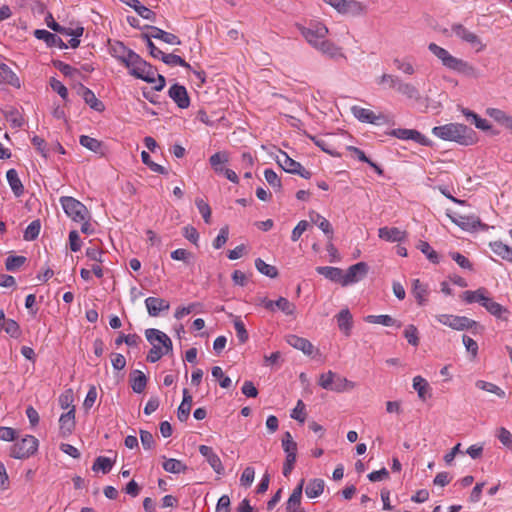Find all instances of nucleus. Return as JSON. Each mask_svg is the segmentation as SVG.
<instances>
[{
	"instance_id": "nucleus-2",
	"label": "nucleus",
	"mask_w": 512,
	"mask_h": 512,
	"mask_svg": "<svg viewBox=\"0 0 512 512\" xmlns=\"http://www.w3.org/2000/svg\"><path fill=\"white\" fill-rule=\"evenodd\" d=\"M432 134L441 140L456 142L465 146L476 142L475 132L468 126L460 123L436 126L432 129Z\"/></svg>"
},
{
	"instance_id": "nucleus-60",
	"label": "nucleus",
	"mask_w": 512,
	"mask_h": 512,
	"mask_svg": "<svg viewBox=\"0 0 512 512\" xmlns=\"http://www.w3.org/2000/svg\"><path fill=\"white\" fill-rule=\"evenodd\" d=\"M336 377V373L329 370L328 372L326 373H322L320 376H319V379H318V384L323 388V389H326V390H331L332 391V387H333V382H334V378Z\"/></svg>"
},
{
	"instance_id": "nucleus-48",
	"label": "nucleus",
	"mask_w": 512,
	"mask_h": 512,
	"mask_svg": "<svg viewBox=\"0 0 512 512\" xmlns=\"http://www.w3.org/2000/svg\"><path fill=\"white\" fill-rule=\"evenodd\" d=\"M310 139L314 142L316 146H318L325 153L333 156L340 157V153H338L333 146L324 138H319L316 136H310Z\"/></svg>"
},
{
	"instance_id": "nucleus-33",
	"label": "nucleus",
	"mask_w": 512,
	"mask_h": 512,
	"mask_svg": "<svg viewBox=\"0 0 512 512\" xmlns=\"http://www.w3.org/2000/svg\"><path fill=\"white\" fill-rule=\"evenodd\" d=\"M6 178L11 190L16 197H20L24 193V186L15 169H10L6 173Z\"/></svg>"
},
{
	"instance_id": "nucleus-31",
	"label": "nucleus",
	"mask_w": 512,
	"mask_h": 512,
	"mask_svg": "<svg viewBox=\"0 0 512 512\" xmlns=\"http://www.w3.org/2000/svg\"><path fill=\"white\" fill-rule=\"evenodd\" d=\"M413 388L417 391L418 397L425 401L431 397V388L426 379L421 376H415L413 378Z\"/></svg>"
},
{
	"instance_id": "nucleus-8",
	"label": "nucleus",
	"mask_w": 512,
	"mask_h": 512,
	"mask_svg": "<svg viewBox=\"0 0 512 512\" xmlns=\"http://www.w3.org/2000/svg\"><path fill=\"white\" fill-rule=\"evenodd\" d=\"M324 2L340 14L360 16L367 12L366 5L357 0H324Z\"/></svg>"
},
{
	"instance_id": "nucleus-20",
	"label": "nucleus",
	"mask_w": 512,
	"mask_h": 512,
	"mask_svg": "<svg viewBox=\"0 0 512 512\" xmlns=\"http://www.w3.org/2000/svg\"><path fill=\"white\" fill-rule=\"evenodd\" d=\"M304 479L300 481L298 486L293 490L286 503L287 512H305L301 506L302 491H303Z\"/></svg>"
},
{
	"instance_id": "nucleus-21",
	"label": "nucleus",
	"mask_w": 512,
	"mask_h": 512,
	"mask_svg": "<svg viewBox=\"0 0 512 512\" xmlns=\"http://www.w3.org/2000/svg\"><path fill=\"white\" fill-rule=\"evenodd\" d=\"M285 339L290 346L302 351L305 355L313 354L314 346L308 339L294 334L287 335Z\"/></svg>"
},
{
	"instance_id": "nucleus-5",
	"label": "nucleus",
	"mask_w": 512,
	"mask_h": 512,
	"mask_svg": "<svg viewBox=\"0 0 512 512\" xmlns=\"http://www.w3.org/2000/svg\"><path fill=\"white\" fill-rule=\"evenodd\" d=\"M38 445L36 437L26 435L11 446L9 455L14 459H27L37 452Z\"/></svg>"
},
{
	"instance_id": "nucleus-44",
	"label": "nucleus",
	"mask_w": 512,
	"mask_h": 512,
	"mask_svg": "<svg viewBox=\"0 0 512 512\" xmlns=\"http://www.w3.org/2000/svg\"><path fill=\"white\" fill-rule=\"evenodd\" d=\"M255 267L261 274L267 277L276 278L278 276L277 268L273 265L267 264L261 258H257L255 260Z\"/></svg>"
},
{
	"instance_id": "nucleus-42",
	"label": "nucleus",
	"mask_w": 512,
	"mask_h": 512,
	"mask_svg": "<svg viewBox=\"0 0 512 512\" xmlns=\"http://www.w3.org/2000/svg\"><path fill=\"white\" fill-rule=\"evenodd\" d=\"M229 161L228 154L226 152H217L210 156L209 163L216 173H222L224 168L221 166Z\"/></svg>"
},
{
	"instance_id": "nucleus-47",
	"label": "nucleus",
	"mask_w": 512,
	"mask_h": 512,
	"mask_svg": "<svg viewBox=\"0 0 512 512\" xmlns=\"http://www.w3.org/2000/svg\"><path fill=\"white\" fill-rule=\"evenodd\" d=\"M475 385L477 388H479L483 391L489 392V393H493L500 398H504L506 396L505 391L503 389H501L499 386H497L491 382H487L484 380H478V381H476Z\"/></svg>"
},
{
	"instance_id": "nucleus-63",
	"label": "nucleus",
	"mask_w": 512,
	"mask_h": 512,
	"mask_svg": "<svg viewBox=\"0 0 512 512\" xmlns=\"http://www.w3.org/2000/svg\"><path fill=\"white\" fill-rule=\"evenodd\" d=\"M496 436L498 440L508 449H512V434L505 427H500L497 430Z\"/></svg>"
},
{
	"instance_id": "nucleus-49",
	"label": "nucleus",
	"mask_w": 512,
	"mask_h": 512,
	"mask_svg": "<svg viewBox=\"0 0 512 512\" xmlns=\"http://www.w3.org/2000/svg\"><path fill=\"white\" fill-rule=\"evenodd\" d=\"M80 144L86 149L98 153L101 152L102 142L87 135L80 136Z\"/></svg>"
},
{
	"instance_id": "nucleus-3",
	"label": "nucleus",
	"mask_w": 512,
	"mask_h": 512,
	"mask_svg": "<svg viewBox=\"0 0 512 512\" xmlns=\"http://www.w3.org/2000/svg\"><path fill=\"white\" fill-rule=\"evenodd\" d=\"M146 339L152 345L151 350L147 355V361L155 363L161 359L162 356L172 351V341L164 332L149 328L145 331Z\"/></svg>"
},
{
	"instance_id": "nucleus-28",
	"label": "nucleus",
	"mask_w": 512,
	"mask_h": 512,
	"mask_svg": "<svg viewBox=\"0 0 512 512\" xmlns=\"http://www.w3.org/2000/svg\"><path fill=\"white\" fill-rule=\"evenodd\" d=\"M452 30L455 33V35L462 39L463 41L470 43L472 45H480L479 50L483 48V45L481 44L479 37L475 33L466 29L464 26L455 25L453 26Z\"/></svg>"
},
{
	"instance_id": "nucleus-14",
	"label": "nucleus",
	"mask_w": 512,
	"mask_h": 512,
	"mask_svg": "<svg viewBox=\"0 0 512 512\" xmlns=\"http://www.w3.org/2000/svg\"><path fill=\"white\" fill-rule=\"evenodd\" d=\"M316 50L333 60L347 59L342 47L327 39L321 42Z\"/></svg>"
},
{
	"instance_id": "nucleus-59",
	"label": "nucleus",
	"mask_w": 512,
	"mask_h": 512,
	"mask_svg": "<svg viewBox=\"0 0 512 512\" xmlns=\"http://www.w3.org/2000/svg\"><path fill=\"white\" fill-rule=\"evenodd\" d=\"M141 159H142V162L145 165H147L153 172H156V173H159V174H166L167 173V170L163 166H161V165H159V164H157V163H155V162H153L151 160L150 154L148 152L142 151L141 152Z\"/></svg>"
},
{
	"instance_id": "nucleus-64",
	"label": "nucleus",
	"mask_w": 512,
	"mask_h": 512,
	"mask_svg": "<svg viewBox=\"0 0 512 512\" xmlns=\"http://www.w3.org/2000/svg\"><path fill=\"white\" fill-rule=\"evenodd\" d=\"M195 204H196L200 214L202 215L204 221L207 224L210 223V220H211V208H210L209 204L207 202H205L201 198H197L195 200Z\"/></svg>"
},
{
	"instance_id": "nucleus-58",
	"label": "nucleus",
	"mask_w": 512,
	"mask_h": 512,
	"mask_svg": "<svg viewBox=\"0 0 512 512\" xmlns=\"http://www.w3.org/2000/svg\"><path fill=\"white\" fill-rule=\"evenodd\" d=\"M282 447L286 454H296L297 453V443L293 440V437L290 432H285L282 439Z\"/></svg>"
},
{
	"instance_id": "nucleus-43",
	"label": "nucleus",
	"mask_w": 512,
	"mask_h": 512,
	"mask_svg": "<svg viewBox=\"0 0 512 512\" xmlns=\"http://www.w3.org/2000/svg\"><path fill=\"white\" fill-rule=\"evenodd\" d=\"M355 383L348 380L347 378L336 373V377L334 378L332 391L334 392H345L354 389Z\"/></svg>"
},
{
	"instance_id": "nucleus-27",
	"label": "nucleus",
	"mask_w": 512,
	"mask_h": 512,
	"mask_svg": "<svg viewBox=\"0 0 512 512\" xmlns=\"http://www.w3.org/2000/svg\"><path fill=\"white\" fill-rule=\"evenodd\" d=\"M316 272L322 276H324L326 279L339 283L342 286V280H343V270L338 267H332V266H318L316 267Z\"/></svg>"
},
{
	"instance_id": "nucleus-12",
	"label": "nucleus",
	"mask_w": 512,
	"mask_h": 512,
	"mask_svg": "<svg viewBox=\"0 0 512 512\" xmlns=\"http://www.w3.org/2000/svg\"><path fill=\"white\" fill-rule=\"evenodd\" d=\"M368 273V266L365 262H358L343 272L342 286H348L362 280Z\"/></svg>"
},
{
	"instance_id": "nucleus-52",
	"label": "nucleus",
	"mask_w": 512,
	"mask_h": 512,
	"mask_svg": "<svg viewBox=\"0 0 512 512\" xmlns=\"http://www.w3.org/2000/svg\"><path fill=\"white\" fill-rule=\"evenodd\" d=\"M40 230H41L40 221L39 220L32 221L24 231V235H23L24 240H26V241L35 240L38 237Z\"/></svg>"
},
{
	"instance_id": "nucleus-30",
	"label": "nucleus",
	"mask_w": 512,
	"mask_h": 512,
	"mask_svg": "<svg viewBox=\"0 0 512 512\" xmlns=\"http://www.w3.org/2000/svg\"><path fill=\"white\" fill-rule=\"evenodd\" d=\"M192 407V396L189 394V391L184 388L183 389V400L178 407L177 417L181 422H185L190 414Z\"/></svg>"
},
{
	"instance_id": "nucleus-26",
	"label": "nucleus",
	"mask_w": 512,
	"mask_h": 512,
	"mask_svg": "<svg viewBox=\"0 0 512 512\" xmlns=\"http://www.w3.org/2000/svg\"><path fill=\"white\" fill-rule=\"evenodd\" d=\"M34 36L39 40L45 41L47 43V45L51 46V47H53V46H58L60 48L68 47V45L65 44L59 36L49 32L47 30H44V29L35 30Z\"/></svg>"
},
{
	"instance_id": "nucleus-50",
	"label": "nucleus",
	"mask_w": 512,
	"mask_h": 512,
	"mask_svg": "<svg viewBox=\"0 0 512 512\" xmlns=\"http://www.w3.org/2000/svg\"><path fill=\"white\" fill-rule=\"evenodd\" d=\"M486 295V290L483 288H480L476 291H465L462 294V299L467 303H474L477 302L479 304H482L484 297Z\"/></svg>"
},
{
	"instance_id": "nucleus-11",
	"label": "nucleus",
	"mask_w": 512,
	"mask_h": 512,
	"mask_svg": "<svg viewBox=\"0 0 512 512\" xmlns=\"http://www.w3.org/2000/svg\"><path fill=\"white\" fill-rule=\"evenodd\" d=\"M436 320L454 330H467L476 325V322L465 316L439 314L435 316Z\"/></svg>"
},
{
	"instance_id": "nucleus-24",
	"label": "nucleus",
	"mask_w": 512,
	"mask_h": 512,
	"mask_svg": "<svg viewBox=\"0 0 512 512\" xmlns=\"http://www.w3.org/2000/svg\"><path fill=\"white\" fill-rule=\"evenodd\" d=\"M336 319H337V325H338V328L340 329V331L345 336H347V337L350 336L351 330L353 327V317H352V314L350 313V311L348 309H342L336 315Z\"/></svg>"
},
{
	"instance_id": "nucleus-51",
	"label": "nucleus",
	"mask_w": 512,
	"mask_h": 512,
	"mask_svg": "<svg viewBox=\"0 0 512 512\" xmlns=\"http://www.w3.org/2000/svg\"><path fill=\"white\" fill-rule=\"evenodd\" d=\"M161 60L169 65V66H181L186 69H191V66L189 63H187L184 59H182L180 56L175 54H163L161 57Z\"/></svg>"
},
{
	"instance_id": "nucleus-55",
	"label": "nucleus",
	"mask_w": 512,
	"mask_h": 512,
	"mask_svg": "<svg viewBox=\"0 0 512 512\" xmlns=\"http://www.w3.org/2000/svg\"><path fill=\"white\" fill-rule=\"evenodd\" d=\"M233 324H234V328L236 331L238 341L241 344L246 343L248 341L249 336H248V332L245 328V324L243 323V321L240 319V317H235Z\"/></svg>"
},
{
	"instance_id": "nucleus-6",
	"label": "nucleus",
	"mask_w": 512,
	"mask_h": 512,
	"mask_svg": "<svg viewBox=\"0 0 512 512\" xmlns=\"http://www.w3.org/2000/svg\"><path fill=\"white\" fill-rule=\"evenodd\" d=\"M60 204L66 215L73 221H84L89 217L86 206L77 199L70 196L60 198Z\"/></svg>"
},
{
	"instance_id": "nucleus-22",
	"label": "nucleus",
	"mask_w": 512,
	"mask_h": 512,
	"mask_svg": "<svg viewBox=\"0 0 512 512\" xmlns=\"http://www.w3.org/2000/svg\"><path fill=\"white\" fill-rule=\"evenodd\" d=\"M145 305L148 314L152 317H157L161 311L168 310L170 304L168 301L158 297H148L145 299Z\"/></svg>"
},
{
	"instance_id": "nucleus-29",
	"label": "nucleus",
	"mask_w": 512,
	"mask_h": 512,
	"mask_svg": "<svg viewBox=\"0 0 512 512\" xmlns=\"http://www.w3.org/2000/svg\"><path fill=\"white\" fill-rule=\"evenodd\" d=\"M149 29H150L149 36L151 38L159 39V40H161L167 44H170V45H180L181 44L180 39L172 33L166 32V31H164L158 27H155V26H151Z\"/></svg>"
},
{
	"instance_id": "nucleus-39",
	"label": "nucleus",
	"mask_w": 512,
	"mask_h": 512,
	"mask_svg": "<svg viewBox=\"0 0 512 512\" xmlns=\"http://www.w3.org/2000/svg\"><path fill=\"white\" fill-rule=\"evenodd\" d=\"M462 112L467 120H471L473 122L476 128L483 131H487L491 128L490 123L486 119L481 118L478 114L474 113L473 111L463 109Z\"/></svg>"
},
{
	"instance_id": "nucleus-4",
	"label": "nucleus",
	"mask_w": 512,
	"mask_h": 512,
	"mask_svg": "<svg viewBox=\"0 0 512 512\" xmlns=\"http://www.w3.org/2000/svg\"><path fill=\"white\" fill-rule=\"evenodd\" d=\"M428 49L435 57L441 61L442 65L446 68L467 75H470L474 72L473 66H471L468 62L454 57L446 49L438 46L437 44L430 43L428 45Z\"/></svg>"
},
{
	"instance_id": "nucleus-17",
	"label": "nucleus",
	"mask_w": 512,
	"mask_h": 512,
	"mask_svg": "<svg viewBox=\"0 0 512 512\" xmlns=\"http://www.w3.org/2000/svg\"><path fill=\"white\" fill-rule=\"evenodd\" d=\"M395 91L406 99L414 102H419L422 99L421 92L418 87L415 84L403 81L402 79L397 85Z\"/></svg>"
},
{
	"instance_id": "nucleus-37",
	"label": "nucleus",
	"mask_w": 512,
	"mask_h": 512,
	"mask_svg": "<svg viewBox=\"0 0 512 512\" xmlns=\"http://www.w3.org/2000/svg\"><path fill=\"white\" fill-rule=\"evenodd\" d=\"M164 462L162 464L163 469L166 472L173 474L184 473L187 470V466L180 460L174 458L163 457Z\"/></svg>"
},
{
	"instance_id": "nucleus-45",
	"label": "nucleus",
	"mask_w": 512,
	"mask_h": 512,
	"mask_svg": "<svg viewBox=\"0 0 512 512\" xmlns=\"http://www.w3.org/2000/svg\"><path fill=\"white\" fill-rule=\"evenodd\" d=\"M393 63L397 70L401 71L406 75L411 76L416 72L413 63L408 58H395L393 60Z\"/></svg>"
},
{
	"instance_id": "nucleus-23",
	"label": "nucleus",
	"mask_w": 512,
	"mask_h": 512,
	"mask_svg": "<svg viewBox=\"0 0 512 512\" xmlns=\"http://www.w3.org/2000/svg\"><path fill=\"white\" fill-rule=\"evenodd\" d=\"M60 432L63 436H69L75 428V407H72L59 419Z\"/></svg>"
},
{
	"instance_id": "nucleus-40",
	"label": "nucleus",
	"mask_w": 512,
	"mask_h": 512,
	"mask_svg": "<svg viewBox=\"0 0 512 512\" xmlns=\"http://www.w3.org/2000/svg\"><path fill=\"white\" fill-rule=\"evenodd\" d=\"M147 384L146 376L143 372L139 370H135L131 374V388L136 393H141L144 391Z\"/></svg>"
},
{
	"instance_id": "nucleus-15",
	"label": "nucleus",
	"mask_w": 512,
	"mask_h": 512,
	"mask_svg": "<svg viewBox=\"0 0 512 512\" xmlns=\"http://www.w3.org/2000/svg\"><path fill=\"white\" fill-rule=\"evenodd\" d=\"M450 220L463 230H473L481 225L479 217L475 215L448 214Z\"/></svg>"
},
{
	"instance_id": "nucleus-7",
	"label": "nucleus",
	"mask_w": 512,
	"mask_h": 512,
	"mask_svg": "<svg viewBox=\"0 0 512 512\" xmlns=\"http://www.w3.org/2000/svg\"><path fill=\"white\" fill-rule=\"evenodd\" d=\"M297 27L305 40L315 49L326 39L329 32L328 28L320 22L312 23L309 27L302 25H297Z\"/></svg>"
},
{
	"instance_id": "nucleus-53",
	"label": "nucleus",
	"mask_w": 512,
	"mask_h": 512,
	"mask_svg": "<svg viewBox=\"0 0 512 512\" xmlns=\"http://www.w3.org/2000/svg\"><path fill=\"white\" fill-rule=\"evenodd\" d=\"M2 329L13 338H18L21 335V330L18 323L13 319L5 320L0 327V331Z\"/></svg>"
},
{
	"instance_id": "nucleus-32",
	"label": "nucleus",
	"mask_w": 512,
	"mask_h": 512,
	"mask_svg": "<svg viewBox=\"0 0 512 512\" xmlns=\"http://www.w3.org/2000/svg\"><path fill=\"white\" fill-rule=\"evenodd\" d=\"M0 82L7 83L13 87H20V80L9 66L4 63L0 64Z\"/></svg>"
},
{
	"instance_id": "nucleus-56",
	"label": "nucleus",
	"mask_w": 512,
	"mask_h": 512,
	"mask_svg": "<svg viewBox=\"0 0 512 512\" xmlns=\"http://www.w3.org/2000/svg\"><path fill=\"white\" fill-rule=\"evenodd\" d=\"M481 305L484 308H486V310L488 312H490L491 314H493L495 316H500L503 312V307L499 303L493 301V299H491L487 295H485L484 300Z\"/></svg>"
},
{
	"instance_id": "nucleus-57",
	"label": "nucleus",
	"mask_w": 512,
	"mask_h": 512,
	"mask_svg": "<svg viewBox=\"0 0 512 512\" xmlns=\"http://www.w3.org/2000/svg\"><path fill=\"white\" fill-rule=\"evenodd\" d=\"M404 337L410 345L415 347L419 345L418 329L415 325L410 324L406 326Z\"/></svg>"
},
{
	"instance_id": "nucleus-35",
	"label": "nucleus",
	"mask_w": 512,
	"mask_h": 512,
	"mask_svg": "<svg viewBox=\"0 0 512 512\" xmlns=\"http://www.w3.org/2000/svg\"><path fill=\"white\" fill-rule=\"evenodd\" d=\"M412 294L419 305H423L427 301L428 286L419 279H414L412 283Z\"/></svg>"
},
{
	"instance_id": "nucleus-38",
	"label": "nucleus",
	"mask_w": 512,
	"mask_h": 512,
	"mask_svg": "<svg viewBox=\"0 0 512 512\" xmlns=\"http://www.w3.org/2000/svg\"><path fill=\"white\" fill-rule=\"evenodd\" d=\"M325 483L322 479L315 478L308 482L305 493L308 498L319 497L324 491Z\"/></svg>"
},
{
	"instance_id": "nucleus-41",
	"label": "nucleus",
	"mask_w": 512,
	"mask_h": 512,
	"mask_svg": "<svg viewBox=\"0 0 512 512\" xmlns=\"http://www.w3.org/2000/svg\"><path fill=\"white\" fill-rule=\"evenodd\" d=\"M365 321L371 324H380L383 326L397 325V327H401V324L397 323L390 315H368L365 317Z\"/></svg>"
},
{
	"instance_id": "nucleus-13",
	"label": "nucleus",
	"mask_w": 512,
	"mask_h": 512,
	"mask_svg": "<svg viewBox=\"0 0 512 512\" xmlns=\"http://www.w3.org/2000/svg\"><path fill=\"white\" fill-rule=\"evenodd\" d=\"M352 114L356 119L363 123L374 125L382 124L386 121L383 114H375L372 110L360 106H353L351 108Z\"/></svg>"
},
{
	"instance_id": "nucleus-19",
	"label": "nucleus",
	"mask_w": 512,
	"mask_h": 512,
	"mask_svg": "<svg viewBox=\"0 0 512 512\" xmlns=\"http://www.w3.org/2000/svg\"><path fill=\"white\" fill-rule=\"evenodd\" d=\"M380 239L387 242H402L407 238V233L397 227H381L378 229Z\"/></svg>"
},
{
	"instance_id": "nucleus-34",
	"label": "nucleus",
	"mask_w": 512,
	"mask_h": 512,
	"mask_svg": "<svg viewBox=\"0 0 512 512\" xmlns=\"http://www.w3.org/2000/svg\"><path fill=\"white\" fill-rule=\"evenodd\" d=\"M486 114L493 118L497 123L503 125L506 129L512 124V116L508 115L501 109L498 108H488L486 110Z\"/></svg>"
},
{
	"instance_id": "nucleus-16",
	"label": "nucleus",
	"mask_w": 512,
	"mask_h": 512,
	"mask_svg": "<svg viewBox=\"0 0 512 512\" xmlns=\"http://www.w3.org/2000/svg\"><path fill=\"white\" fill-rule=\"evenodd\" d=\"M200 454L206 458L207 462L214 470L215 473L222 475L224 473V466L220 457L213 451L210 446L200 445L199 446Z\"/></svg>"
},
{
	"instance_id": "nucleus-9",
	"label": "nucleus",
	"mask_w": 512,
	"mask_h": 512,
	"mask_svg": "<svg viewBox=\"0 0 512 512\" xmlns=\"http://www.w3.org/2000/svg\"><path fill=\"white\" fill-rule=\"evenodd\" d=\"M277 164L286 172L291 174H297L304 179H310L312 173L305 169L299 162L290 158L284 151H280L276 157Z\"/></svg>"
},
{
	"instance_id": "nucleus-62",
	"label": "nucleus",
	"mask_w": 512,
	"mask_h": 512,
	"mask_svg": "<svg viewBox=\"0 0 512 512\" xmlns=\"http://www.w3.org/2000/svg\"><path fill=\"white\" fill-rule=\"evenodd\" d=\"M212 376L219 380V385L222 388H229L231 386V379L224 375L221 367L215 366L212 368Z\"/></svg>"
},
{
	"instance_id": "nucleus-10",
	"label": "nucleus",
	"mask_w": 512,
	"mask_h": 512,
	"mask_svg": "<svg viewBox=\"0 0 512 512\" xmlns=\"http://www.w3.org/2000/svg\"><path fill=\"white\" fill-rule=\"evenodd\" d=\"M259 305L264 307L266 310L270 312H275L276 310H280L286 316H295L296 313V305L290 302L285 297H279L277 300L273 301L268 299L267 297H263L259 299Z\"/></svg>"
},
{
	"instance_id": "nucleus-25",
	"label": "nucleus",
	"mask_w": 512,
	"mask_h": 512,
	"mask_svg": "<svg viewBox=\"0 0 512 512\" xmlns=\"http://www.w3.org/2000/svg\"><path fill=\"white\" fill-rule=\"evenodd\" d=\"M79 94L81 95L85 103L95 111L102 112L105 109L104 104L96 97V95L91 89L81 85L79 89Z\"/></svg>"
},
{
	"instance_id": "nucleus-61",
	"label": "nucleus",
	"mask_w": 512,
	"mask_h": 512,
	"mask_svg": "<svg viewBox=\"0 0 512 512\" xmlns=\"http://www.w3.org/2000/svg\"><path fill=\"white\" fill-rule=\"evenodd\" d=\"M400 80L401 79L398 76L385 73L377 79V83L379 85H387L388 88H390V89H396Z\"/></svg>"
},
{
	"instance_id": "nucleus-46",
	"label": "nucleus",
	"mask_w": 512,
	"mask_h": 512,
	"mask_svg": "<svg viewBox=\"0 0 512 512\" xmlns=\"http://www.w3.org/2000/svg\"><path fill=\"white\" fill-rule=\"evenodd\" d=\"M417 248L427 257V259L437 264L439 263L438 253L429 245L428 242L420 240L417 244Z\"/></svg>"
},
{
	"instance_id": "nucleus-54",
	"label": "nucleus",
	"mask_w": 512,
	"mask_h": 512,
	"mask_svg": "<svg viewBox=\"0 0 512 512\" xmlns=\"http://www.w3.org/2000/svg\"><path fill=\"white\" fill-rule=\"evenodd\" d=\"M112 466H113V462L111 461L110 458L108 457H104V456H99L98 458H96L93 466H92V469L94 471H102L104 474L110 472V470L112 469Z\"/></svg>"
},
{
	"instance_id": "nucleus-1",
	"label": "nucleus",
	"mask_w": 512,
	"mask_h": 512,
	"mask_svg": "<svg viewBox=\"0 0 512 512\" xmlns=\"http://www.w3.org/2000/svg\"><path fill=\"white\" fill-rule=\"evenodd\" d=\"M109 53L128 69L130 75L147 83L155 84L154 90L161 91L165 87L164 76L157 74L151 64L133 50L128 49L122 42L109 41Z\"/></svg>"
},
{
	"instance_id": "nucleus-18",
	"label": "nucleus",
	"mask_w": 512,
	"mask_h": 512,
	"mask_svg": "<svg viewBox=\"0 0 512 512\" xmlns=\"http://www.w3.org/2000/svg\"><path fill=\"white\" fill-rule=\"evenodd\" d=\"M169 97L177 104L181 109L188 108L190 105V99L187 90L184 86L174 84L169 89Z\"/></svg>"
},
{
	"instance_id": "nucleus-36",
	"label": "nucleus",
	"mask_w": 512,
	"mask_h": 512,
	"mask_svg": "<svg viewBox=\"0 0 512 512\" xmlns=\"http://www.w3.org/2000/svg\"><path fill=\"white\" fill-rule=\"evenodd\" d=\"M491 250L502 259L512 262V248L501 241L489 243Z\"/></svg>"
}]
</instances>
